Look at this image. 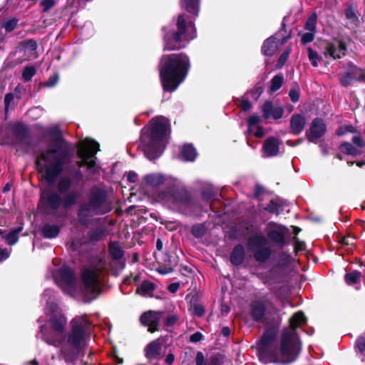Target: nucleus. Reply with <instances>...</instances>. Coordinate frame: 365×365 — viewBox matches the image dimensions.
I'll list each match as a JSON object with an SVG mask.
<instances>
[{
    "label": "nucleus",
    "instance_id": "nucleus-33",
    "mask_svg": "<svg viewBox=\"0 0 365 365\" xmlns=\"http://www.w3.org/2000/svg\"><path fill=\"white\" fill-rule=\"evenodd\" d=\"M340 150L341 152L353 156L359 155L361 153V151L358 148L348 142L342 143L340 146Z\"/></svg>",
    "mask_w": 365,
    "mask_h": 365
},
{
    "label": "nucleus",
    "instance_id": "nucleus-31",
    "mask_svg": "<svg viewBox=\"0 0 365 365\" xmlns=\"http://www.w3.org/2000/svg\"><path fill=\"white\" fill-rule=\"evenodd\" d=\"M347 68L348 70L346 72L351 76V77H352L354 81H362L361 76H363L364 71L361 70L352 63H349L347 64Z\"/></svg>",
    "mask_w": 365,
    "mask_h": 365
},
{
    "label": "nucleus",
    "instance_id": "nucleus-42",
    "mask_svg": "<svg viewBox=\"0 0 365 365\" xmlns=\"http://www.w3.org/2000/svg\"><path fill=\"white\" fill-rule=\"evenodd\" d=\"M317 14L313 13L307 19L305 29L308 31L316 33Z\"/></svg>",
    "mask_w": 365,
    "mask_h": 365
},
{
    "label": "nucleus",
    "instance_id": "nucleus-50",
    "mask_svg": "<svg viewBox=\"0 0 365 365\" xmlns=\"http://www.w3.org/2000/svg\"><path fill=\"white\" fill-rule=\"evenodd\" d=\"M56 5L55 0H42L41 1V6L43 7V12L48 11Z\"/></svg>",
    "mask_w": 365,
    "mask_h": 365
},
{
    "label": "nucleus",
    "instance_id": "nucleus-19",
    "mask_svg": "<svg viewBox=\"0 0 365 365\" xmlns=\"http://www.w3.org/2000/svg\"><path fill=\"white\" fill-rule=\"evenodd\" d=\"M279 140L274 137L268 138L262 147L263 155L269 158L276 156L279 150Z\"/></svg>",
    "mask_w": 365,
    "mask_h": 365
},
{
    "label": "nucleus",
    "instance_id": "nucleus-53",
    "mask_svg": "<svg viewBox=\"0 0 365 365\" xmlns=\"http://www.w3.org/2000/svg\"><path fill=\"white\" fill-rule=\"evenodd\" d=\"M58 81V75H53L51 76L45 83L44 86L48 88L53 87L56 85L57 82Z\"/></svg>",
    "mask_w": 365,
    "mask_h": 365
},
{
    "label": "nucleus",
    "instance_id": "nucleus-6",
    "mask_svg": "<svg viewBox=\"0 0 365 365\" xmlns=\"http://www.w3.org/2000/svg\"><path fill=\"white\" fill-rule=\"evenodd\" d=\"M170 129L168 119L163 116L153 118L141 130L140 140L145 156L150 160L159 158L165 147Z\"/></svg>",
    "mask_w": 365,
    "mask_h": 365
},
{
    "label": "nucleus",
    "instance_id": "nucleus-3",
    "mask_svg": "<svg viewBox=\"0 0 365 365\" xmlns=\"http://www.w3.org/2000/svg\"><path fill=\"white\" fill-rule=\"evenodd\" d=\"M306 322V317L301 311L290 319L291 329H284L278 346L277 333L274 330H267L258 344L259 359L264 364H289L294 361L299 354V342L295 329Z\"/></svg>",
    "mask_w": 365,
    "mask_h": 365
},
{
    "label": "nucleus",
    "instance_id": "nucleus-30",
    "mask_svg": "<svg viewBox=\"0 0 365 365\" xmlns=\"http://www.w3.org/2000/svg\"><path fill=\"white\" fill-rule=\"evenodd\" d=\"M72 180L68 176H63L60 178L57 183V188L58 192L63 195L67 194L68 190L71 187Z\"/></svg>",
    "mask_w": 365,
    "mask_h": 365
},
{
    "label": "nucleus",
    "instance_id": "nucleus-25",
    "mask_svg": "<svg viewBox=\"0 0 365 365\" xmlns=\"http://www.w3.org/2000/svg\"><path fill=\"white\" fill-rule=\"evenodd\" d=\"M180 4L181 8L192 14L195 19L198 16L200 0H180Z\"/></svg>",
    "mask_w": 365,
    "mask_h": 365
},
{
    "label": "nucleus",
    "instance_id": "nucleus-36",
    "mask_svg": "<svg viewBox=\"0 0 365 365\" xmlns=\"http://www.w3.org/2000/svg\"><path fill=\"white\" fill-rule=\"evenodd\" d=\"M109 252L115 259H120L123 257V250L118 242H111L109 246Z\"/></svg>",
    "mask_w": 365,
    "mask_h": 365
},
{
    "label": "nucleus",
    "instance_id": "nucleus-57",
    "mask_svg": "<svg viewBox=\"0 0 365 365\" xmlns=\"http://www.w3.org/2000/svg\"><path fill=\"white\" fill-rule=\"evenodd\" d=\"M10 250L6 248H0V262L6 260L10 256Z\"/></svg>",
    "mask_w": 365,
    "mask_h": 365
},
{
    "label": "nucleus",
    "instance_id": "nucleus-5",
    "mask_svg": "<svg viewBox=\"0 0 365 365\" xmlns=\"http://www.w3.org/2000/svg\"><path fill=\"white\" fill-rule=\"evenodd\" d=\"M190 68L189 57L183 53L163 56L158 69L163 90L175 91L186 78Z\"/></svg>",
    "mask_w": 365,
    "mask_h": 365
},
{
    "label": "nucleus",
    "instance_id": "nucleus-17",
    "mask_svg": "<svg viewBox=\"0 0 365 365\" xmlns=\"http://www.w3.org/2000/svg\"><path fill=\"white\" fill-rule=\"evenodd\" d=\"M268 226L275 227V229H272L268 231L267 236L269 239L280 247H284L285 245V228L272 222H269Z\"/></svg>",
    "mask_w": 365,
    "mask_h": 365
},
{
    "label": "nucleus",
    "instance_id": "nucleus-59",
    "mask_svg": "<svg viewBox=\"0 0 365 365\" xmlns=\"http://www.w3.org/2000/svg\"><path fill=\"white\" fill-rule=\"evenodd\" d=\"M194 314L197 317H202L205 313V309L201 305H195L193 308Z\"/></svg>",
    "mask_w": 365,
    "mask_h": 365
},
{
    "label": "nucleus",
    "instance_id": "nucleus-26",
    "mask_svg": "<svg viewBox=\"0 0 365 365\" xmlns=\"http://www.w3.org/2000/svg\"><path fill=\"white\" fill-rule=\"evenodd\" d=\"M61 232V226L56 224L46 223L41 227L42 235L45 238H56Z\"/></svg>",
    "mask_w": 365,
    "mask_h": 365
},
{
    "label": "nucleus",
    "instance_id": "nucleus-22",
    "mask_svg": "<svg viewBox=\"0 0 365 365\" xmlns=\"http://www.w3.org/2000/svg\"><path fill=\"white\" fill-rule=\"evenodd\" d=\"M279 34H276L274 36H270L267 38L262 46V53L267 56H273L278 49L279 47V41H277V36Z\"/></svg>",
    "mask_w": 365,
    "mask_h": 365
},
{
    "label": "nucleus",
    "instance_id": "nucleus-9",
    "mask_svg": "<svg viewBox=\"0 0 365 365\" xmlns=\"http://www.w3.org/2000/svg\"><path fill=\"white\" fill-rule=\"evenodd\" d=\"M111 210V202L108 198L106 191L100 187L91 188L87 201L83 202L78 211V217L80 224L88 225L91 224L93 217L104 215Z\"/></svg>",
    "mask_w": 365,
    "mask_h": 365
},
{
    "label": "nucleus",
    "instance_id": "nucleus-47",
    "mask_svg": "<svg viewBox=\"0 0 365 365\" xmlns=\"http://www.w3.org/2000/svg\"><path fill=\"white\" fill-rule=\"evenodd\" d=\"M18 21H19L17 19L13 18L11 19H9V20L5 21L2 27L4 28L7 32H10L15 29V27L16 26V25L18 24Z\"/></svg>",
    "mask_w": 365,
    "mask_h": 365
},
{
    "label": "nucleus",
    "instance_id": "nucleus-39",
    "mask_svg": "<svg viewBox=\"0 0 365 365\" xmlns=\"http://www.w3.org/2000/svg\"><path fill=\"white\" fill-rule=\"evenodd\" d=\"M207 231V227L205 224H197L192 226L191 232L192 235L197 238L202 237Z\"/></svg>",
    "mask_w": 365,
    "mask_h": 365
},
{
    "label": "nucleus",
    "instance_id": "nucleus-61",
    "mask_svg": "<svg viewBox=\"0 0 365 365\" xmlns=\"http://www.w3.org/2000/svg\"><path fill=\"white\" fill-rule=\"evenodd\" d=\"M138 175L134 171H130L127 174V180L130 182H135L137 180Z\"/></svg>",
    "mask_w": 365,
    "mask_h": 365
},
{
    "label": "nucleus",
    "instance_id": "nucleus-13",
    "mask_svg": "<svg viewBox=\"0 0 365 365\" xmlns=\"http://www.w3.org/2000/svg\"><path fill=\"white\" fill-rule=\"evenodd\" d=\"M37 48V43L34 39H28L20 43L19 48L10 53L8 59L4 65L6 68L14 67L22 63L24 60L32 56V53Z\"/></svg>",
    "mask_w": 365,
    "mask_h": 365
},
{
    "label": "nucleus",
    "instance_id": "nucleus-27",
    "mask_svg": "<svg viewBox=\"0 0 365 365\" xmlns=\"http://www.w3.org/2000/svg\"><path fill=\"white\" fill-rule=\"evenodd\" d=\"M245 250L241 245H236L230 255V262L235 266L240 265L245 260Z\"/></svg>",
    "mask_w": 365,
    "mask_h": 365
},
{
    "label": "nucleus",
    "instance_id": "nucleus-43",
    "mask_svg": "<svg viewBox=\"0 0 365 365\" xmlns=\"http://www.w3.org/2000/svg\"><path fill=\"white\" fill-rule=\"evenodd\" d=\"M346 18L350 21L351 23L356 24L359 21V19L355 13V11L352 6H349L345 9L344 11Z\"/></svg>",
    "mask_w": 365,
    "mask_h": 365
},
{
    "label": "nucleus",
    "instance_id": "nucleus-60",
    "mask_svg": "<svg viewBox=\"0 0 365 365\" xmlns=\"http://www.w3.org/2000/svg\"><path fill=\"white\" fill-rule=\"evenodd\" d=\"M205 357L202 352L198 351L196 354V365H204Z\"/></svg>",
    "mask_w": 365,
    "mask_h": 365
},
{
    "label": "nucleus",
    "instance_id": "nucleus-45",
    "mask_svg": "<svg viewBox=\"0 0 365 365\" xmlns=\"http://www.w3.org/2000/svg\"><path fill=\"white\" fill-rule=\"evenodd\" d=\"M353 81L354 80L352 77H351V76L349 75L347 72L341 73L339 76L340 84L344 87L349 86Z\"/></svg>",
    "mask_w": 365,
    "mask_h": 365
},
{
    "label": "nucleus",
    "instance_id": "nucleus-52",
    "mask_svg": "<svg viewBox=\"0 0 365 365\" xmlns=\"http://www.w3.org/2000/svg\"><path fill=\"white\" fill-rule=\"evenodd\" d=\"M352 142L359 150L365 146V141L360 135H354L352 138Z\"/></svg>",
    "mask_w": 365,
    "mask_h": 365
},
{
    "label": "nucleus",
    "instance_id": "nucleus-16",
    "mask_svg": "<svg viewBox=\"0 0 365 365\" xmlns=\"http://www.w3.org/2000/svg\"><path fill=\"white\" fill-rule=\"evenodd\" d=\"M162 313L155 311H149L143 313L140 317V322L143 325L148 327L151 333L158 330Z\"/></svg>",
    "mask_w": 365,
    "mask_h": 365
},
{
    "label": "nucleus",
    "instance_id": "nucleus-14",
    "mask_svg": "<svg viewBox=\"0 0 365 365\" xmlns=\"http://www.w3.org/2000/svg\"><path fill=\"white\" fill-rule=\"evenodd\" d=\"M327 126L324 120L317 118L312 121L309 129L306 132V136L309 142L316 143L317 140L325 134Z\"/></svg>",
    "mask_w": 365,
    "mask_h": 365
},
{
    "label": "nucleus",
    "instance_id": "nucleus-20",
    "mask_svg": "<svg viewBox=\"0 0 365 365\" xmlns=\"http://www.w3.org/2000/svg\"><path fill=\"white\" fill-rule=\"evenodd\" d=\"M163 347V341L157 339L149 343L145 348V356L149 360H153L160 355Z\"/></svg>",
    "mask_w": 365,
    "mask_h": 365
},
{
    "label": "nucleus",
    "instance_id": "nucleus-12",
    "mask_svg": "<svg viewBox=\"0 0 365 365\" xmlns=\"http://www.w3.org/2000/svg\"><path fill=\"white\" fill-rule=\"evenodd\" d=\"M267 243V239L262 234H256L248 239L247 248L257 262H265L271 257L272 250Z\"/></svg>",
    "mask_w": 365,
    "mask_h": 365
},
{
    "label": "nucleus",
    "instance_id": "nucleus-32",
    "mask_svg": "<svg viewBox=\"0 0 365 365\" xmlns=\"http://www.w3.org/2000/svg\"><path fill=\"white\" fill-rule=\"evenodd\" d=\"M23 230V227H19L7 235L3 236V238L6 242V243L9 245H13L17 242L19 240V234Z\"/></svg>",
    "mask_w": 365,
    "mask_h": 365
},
{
    "label": "nucleus",
    "instance_id": "nucleus-38",
    "mask_svg": "<svg viewBox=\"0 0 365 365\" xmlns=\"http://www.w3.org/2000/svg\"><path fill=\"white\" fill-rule=\"evenodd\" d=\"M356 348L358 354H359V358L361 361L365 360V337L361 336L359 337L356 342Z\"/></svg>",
    "mask_w": 365,
    "mask_h": 365
},
{
    "label": "nucleus",
    "instance_id": "nucleus-58",
    "mask_svg": "<svg viewBox=\"0 0 365 365\" xmlns=\"http://www.w3.org/2000/svg\"><path fill=\"white\" fill-rule=\"evenodd\" d=\"M202 334L200 332L197 331L190 336V341L193 343H197L198 341H200L202 339Z\"/></svg>",
    "mask_w": 365,
    "mask_h": 365
},
{
    "label": "nucleus",
    "instance_id": "nucleus-54",
    "mask_svg": "<svg viewBox=\"0 0 365 365\" xmlns=\"http://www.w3.org/2000/svg\"><path fill=\"white\" fill-rule=\"evenodd\" d=\"M14 99V95L13 93H9L6 95L5 98H4L6 115L8 113L10 104L13 101Z\"/></svg>",
    "mask_w": 365,
    "mask_h": 365
},
{
    "label": "nucleus",
    "instance_id": "nucleus-62",
    "mask_svg": "<svg viewBox=\"0 0 365 365\" xmlns=\"http://www.w3.org/2000/svg\"><path fill=\"white\" fill-rule=\"evenodd\" d=\"M241 108L244 111L249 110L252 108V103L247 100H243L241 102Z\"/></svg>",
    "mask_w": 365,
    "mask_h": 365
},
{
    "label": "nucleus",
    "instance_id": "nucleus-63",
    "mask_svg": "<svg viewBox=\"0 0 365 365\" xmlns=\"http://www.w3.org/2000/svg\"><path fill=\"white\" fill-rule=\"evenodd\" d=\"M250 133H253L256 137H258V138H262L264 135L263 129L261 126H257L255 131L252 130V132H250Z\"/></svg>",
    "mask_w": 365,
    "mask_h": 365
},
{
    "label": "nucleus",
    "instance_id": "nucleus-55",
    "mask_svg": "<svg viewBox=\"0 0 365 365\" xmlns=\"http://www.w3.org/2000/svg\"><path fill=\"white\" fill-rule=\"evenodd\" d=\"M178 321V317L176 314H172L167 317L166 325L173 326Z\"/></svg>",
    "mask_w": 365,
    "mask_h": 365
},
{
    "label": "nucleus",
    "instance_id": "nucleus-11",
    "mask_svg": "<svg viewBox=\"0 0 365 365\" xmlns=\"http://www.w3.org/2000/svg\"><path fill=\"white\" fill-rule=\"evenodd\" d=\"M77 148V155L81 159V161L76 163L78 169L76 172V178L79 180L82 178V173L79 169L84 165H87L91 173H96L98 170V166L92 158L99 150V144L93 140L86 138L78 143Z\"/></svg>",
    "mask_w": 365,
    "mask_h": 365
},
{
    "label": "nucleus",
    "instance_id": "nucleus-4",
    "mask_svg": "<svg viewBox=\"0 0 365 365\" xmlns=\"http://www.w3.org/2000/svg\"><path fill=\"white\" fill-rule=\"evenodd\" d=\"M46 133L53 141L47 148L39 152L36 163L41 179L49 185H53L63 173L65 165L70 163L73 153L58 125L50 126Z\"/></svg>",
    "mask_w": 365,
    "mask_h": 365
},
{
    "label": "nucleus",
    "instance_id": "nucleus-29",
    "mask_svg": "<svg viewBox=\"0 0 365 365\" xmlns=\"http://www.w3.org/2000/svg\"><path fill=\"white\" fill-rule=\"evenodd\" d=\"M180 156L184 161H193L196 158L197 152L192 145L186 144L182 148Z\"/></svg>",
    "mask_w": 365,
    "mask_h": 365
},
{
    "label": "nucleus",
    "instance_id": "nucleus-40",
    "mask_svg": "<svg viewBox=\"0 0 365 365\" xmlns=\"http://www.w3.org/2000/svg\"><path fill=\"white\" fill-rule=\"evenodd\" d=\"M284 82V77L282 74L274 76L271 80L270 89L274 92L279 90Z\"/></svg>",
    "mask_w": 365,
    "mask_h": 365
},
{
    "label": "nucleus",
    "instance_id": "nucleus-10",
    "mask_svg": "<svg viewBox=\"0 0 365 365\" xmlns=\"http://www.w3.org/2000/svg\"><path fill=\"white\" fill-rule=\"evenodd\" d=\"M78 199V195L75 190L70 191L63 197L56 192H45L41 195L40 207L47 214L61 217L65 215L64 211H60L61 207L66 210L76 204Z\"/></svg>",
    "mask_w": 365,
    "mask_h": 365
},
{
    "label": "nucleus",
    "instance_id": "nucleus-7",
    "mask_svg": "<svg viewBox=\"0 0 365 365\" xmlns=\"http://www.w3.org/2000/svg\"><path fill=\"white\" fill-rule=\"evenodd\" d=\"M155 200L173 211L185 215L198 216L202 212L201 205L184 187H169L157 192Z\"/></svg>",
    "mask_w": 365,
    "mask_h": 365
},
{
    "label": "nucleus",
    "instance_id": "nucleus-35",
    "mask_svg": "<svg viewBox=\"0 0 365 365\" xmlns=\"http://www.w3.org/2000/svg\"><path fill=\"white\" fill-rule=\"evenodd\" d=\"M307 56L311 64L314 67H317L319 62L322 60V57L318 54V53L313 50L311 47L307 48Z\"/></svg>",
    "mask_w": 365,
    "mask_h": 365
},
{
    "label": "nucleus",
    "instance_id": "nucleus-44",
    "mask_svg": "<svg viewBox=\"0 0 365 365\" xmlns=\"http://www.w3.org/2000/svg\"><path fill=\"white\" fill-rule=\"evenodd\" d=\"M264 210L267 212L279 215L281 210V206L274 201H271L265 207Z\"/></svg>",
    "mask_w": 365,
    "mask_h": 365
},
{
    "label": "nucleus",
    "instance_id": "nucleus-64",
    "mask_svg": "<svg viewBox=\"0 0 365 365\" xmlns=\"http://www.w3.org/2000/svg\"><path fill=\"white\" fill-rule=\"evenodd\" d=\"M180 288L179 283H172L168 286V290L171 293H175Z\"/></svg>",
    "mask_w": 365,
    "mask_h": 365
},
{
    "label": "nucleus",
    "instance_id": "nucleus-1",
    "mask_svg": "<svg viewBox=\"0 0 365 365\" xmlns=\"http://www.w3.org/2000/svg\"><path fill=\"white\" fill-rule=\"evenodd\" d=\"M41 301L46 302L45 313L50 315L49 324L52 330L42 325L37 337L48 344L59 348L60 356L66 363L76 361L83 351L91 336V322L86 315L76 316L70 322V329L64 333L67 318L59 310L56 302V292L46 289L41 296Z\"/></svg>",
    "mask_w": 365,
    "mask_h": 365
},
{
    "label": "nucleus",
    "instance_id": "nucleus-28",
    "mask_svg": "<svg viewBox=\"0 0 365 365\" xmlns=\"http://www.w3.org/2000/svg\"><path fill=\"white\" fill-rule=\"evenodd\" d=\"M155 289V284L150 281L145 280L137 288L136 294L144 297H150Z\"/></svg>",
    "mask_w": 365,
    "mask_h": 365
},
{
    "label": "nucleus",
    "instance_id": "nucleus-41",
    "mask_svg": "<svg viewBox=\"0 0 365 365\" xmlns=\"http://www.w3.org/2000/svg\"><path fill=\"white\" fill-rule=\"evenodd\" d=\"M36 69L34 66H26L22 73V78L24 81H29L35 76Z\"/></svg>",
    "mask_w": 365,
    "mask_h": 365
},
{
    "label": "nucleus",
    "instance_id": "nucleus-34",
    "mask_svg": "<svg viewBox=\"0 0 365 365\" xmlns=\"http://www.w3.org/2000/svg\"><path fill=\"white\" fill-rule=\"evenodd\" d=\"M360 277L361 273L359 271L354 270L346 273L344 276V279L348 285H353L359 282Z\"/></svg>",
    "mask_w": 365,
    "mask_h": 365
},
{
    "label": "nucleus",
    "instance_id": "nucleus-2",
    "mask_svg": "<svg viewBox=\"0 0 365 365\" xmlns=\"http://www.w3.org/2000/svg\"><path fill=\"white\" fill-rule=\"evenodd\" d=\"M106 267L103 259L95 258L83 264L80 270V281H77L73 269L66 264L53 266L48 274L63 293L84 302L96 299L101 292L102 276Z\"/></svg>",
    "mask_w": 365,
    "mask_h": 365
},
{
    "label": "nucleus",
    "instance_id": "nucleus-49",
    "mask_svg": "<svg viewBox=\"0 0 365 365\" xmlns=\"http://www.w3.org/2000/svg\"><path fill=\"white\" fill-rule=\"evenodd\" d=\"M12 130L16 135H22L25 132V126L21 122H16L12 125Z\"/></svg>",
    "mask_w": 365,
    "mask_h": 365
},
{
    "label": "nucleus",
    "instance_id": "nucleus-21",
    "mask_svg": "<svg viewBox=\"0 0 365 365\" xmlns=\"http://www.w3.org/2000/svg\"><path fill=\"white\" fill-rule=\"evenodd\" d=\"M168 180L166 176L158 173L147 174L143 178V182L151 187H158L165 183Z\"/></svg>",
    "mask_w": 365,
    "mask_h": 365
},
{
    "label": "nucleus",
    "instance_id": "nucleus-48",
    "mask_svg": "<svg viewBox=\"0 0 365 365\" xmlns=\"http://www.w3.org/2000/svg\"><path fill=\"white\" fill-rule=\"evenodd\" d=\"M289 96L293 103H296L299 100V88L298 85H296L289 91Z\"/></svg>",
    "mask_w": 365,
    "mask_h": 365
},
{
    "label": "nucleus",
    "instance_id": "nucleus-56",
    "mask_svg": "<svg viewBox=\"0 0 365 365\" xmlns=\"http://www.w3.org/2000/svg\"><path fill=\"white\" fill-rule=\"evenodd\" d=\"M290 51L287 50L284 51L281 56H279L278 63L282 66L284 64V63L287 61L288 56L289 55Z\"/></svg>",
    "mask_w": 365,
    "mask_h": 365
},
{
    "label": "nucleus",
    "instance_id": "nucleus-15",
    "mask_svg": "<svg viewBox=\"0 0 365 365\" xmlns=\"http://www.w3.org/2000/svg\"><path fill=\"white\" fill-rule=\"evenodd\" d=\"M346 51V43L341 40H334L329 42L324 48V56L334 59L340 58L345 55Z\"/></svg>",
    "mask_w": 365,
    "mask_h": 365
},
{
    "label": "nucleus",
    "instance_id": "nucleus-24",
    "mask_svg": "<svg viewBox=\"0 0 365 365\" xmlns=\"http://www.w3.org/2000/svg\"><path fill=\"white\" fill-rule=\"evenodd\" d=\"M306 119L304 116L300 114L293 115L290 120V128L292 133L297 135L299 134L304 128Z\"/></svg>",
    "mask_w": 365,
    "mask_h": 365
},
{
    "label": "nucleus",
    "instance_id": "nucleus-18",
    "mask_svg": "<svg viewBox=\"0 0 365 365\" xmlns=\"http://www.w3.org/2000/svg\"><path fill=\"white\" fill-rule=\"evenodd\" d=\"M262 111L263 117L265 119L272 118L274 120H278L281 118L284 114V109L281 106L274 105L269 101L264 103Z\"/></svg>",
    "mask_w": 365,
    "mask_h": 365
},
{
    "label": "nucleus",
    "instance_id": "nucleus-46",
    "mask_svg": "<svg viewBox=\"0 0 365 365\" xmlns=\"http://www.w3.org/2000/svg\"><path fill=\"white\" fill-rule=\"evenodd\" d=\"M261 118L258 115H252L249 117L248 122V132H252V128L257 125V123L260 121Z\"/></svg>",
    "mask_w": 365,
    "mask_h": 365
},
{
    "label": "nucleus",
    "instance_id": "nucleus-51",
    "mask_svg": "<svg viewBox=\"0 0 365 365\" xmlns=\"http://www.w3.org/2000/svg\"><path fill=\"white\" fill-rule=\"evenodd\" d=\"M314 35H315V33L311 32V31L303 34L302 35V39H301L302 43L303 44H306V43L312 42L314 38Z\"/></svg>",
    "mask_w": 365,
    "mask_h": 365
},
{
    "label": "nucleus",
    "instance_id": "nucleus-37",
    "mask_svg": "<svg viewBox=\"0 0 365 365\" xmlns=\"http://www.w3.org/2000/svg\"><path fill=\"white\" fill-rule=\"evenodd\" d=\"M214 195L215 190L213 187L210 184L206 185L202 190V197L203 200L209 203L210 200L214 197Z\"/></svg>",
    "mask_w": 365,
    "mask_h": 365
},
{
    "label": "nucleus",
    "instance_id": "nucleus-23",
    "mask_svg": "<svg viewBox=\"0 0 365 365\" xmlns=\"http://www.w3.org/2000/svg\"><path fill=\"white\" fill-rule=\"evenodd\" d=\"M250 314L255 322H260L265 314L266 308L264 304L259 300H255L250 304Z\"/></svg>",
    "mask_w": 365,
    "mask_h": 365
},
{
    "label": "nucleus",
    "instance_id": "nucleus-8",
    "mask_svg": "<svg viewBox=\"0 0 365 365\" xmlns=\"http://www.w3.org/2000/svg\"><path fill=\"white\" fill-rule=\"evenodd\" d=\"M164 50L174 51L186 47L190 41L197 36L195 24L191 19H186L184 14H179L176 23L164 26Z\"/></svg>",
    "mask_w": 365,
    "mask_h": 365
}]
</instances>
